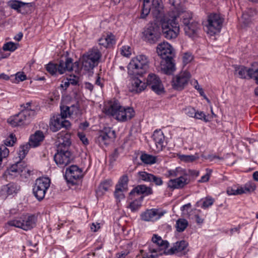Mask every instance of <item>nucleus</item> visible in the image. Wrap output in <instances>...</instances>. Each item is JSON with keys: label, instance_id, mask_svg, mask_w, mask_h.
<instances>
[{"label": "nucleus", "instance_id": "nucleus-1", "mask_svg": "<svg viewBox=\"0 0 258 258\" xmlns=\"http://www.w3.org/2000/svg\"><path fill=\"white\" fill-rule=\"evenodd\" d=\"M161 0H153L151 13L157 19H160V23L164 36L167 39L176 38L179 33L178 22L169 16H164Z\"/></svg>", "mask_w": 258, "mask_h": 258}, {"label": "nucleus", "instance_id": "nucleus-2", "mask_svg": "<svg viewBox=\"0 0 258 258\" xmlns=\"http://www.w3.org/2000/svg\"><path fill=\"white\" fill-rule=\"evenodd\" d=\"M157 52L161 56V71L166 75L172 74L175 70L173 58L175 52L172 46L167 42L159 43L157 47Z\"/></svg>", "mask_w": 258, "mask_h": 258}, {"label": "nucleus", "instance_id": "nucleus-3", "mask_svg": "<svg viewBox=\"0 0 258 258\" xmlns=\"http://www.w3.org/2000/svg\"><path fill=\"white\" fill-rule=\"evenodd\" d=\"M30 105L31 103L28 102L22 105L23 109L19 113L10 117L8 122L14 127L29 124L36 115V111L30 107Z\"/></svg>", "mask_w": 258, "mask_h": 258}, {"label": "nucleus", "instance_id": "nucleus-4", "mask_svg": "<svg viewBox=\"0 0 258 258\" xmlns=\"http://www.w3.org/2000/svg\"><path fill=\"white\" fill-rule=\"evenodd\" d=\"M149 68V60L147 56L141 54L132 58L128 65L130 75L142 76L145 74Z\"/></svg>", "mask_w": 258, "mask_h": 258}, {"label": "nucleus", "instance_id": "nucleus-5", "mask_svg": "<svg viewBox=\"0 0 258 258\" xmlns=\"http://www.w3.org/2000/svg\"><path fill=\"white\" fill-rule=\"evenodd\" d=\"M79 66V62L76 61L73 63L72 58H67L65 61L60 60L58 64L50 62L46 66L45 68L46 71L51 75H54L57 73L61 75L66 71L71 72L73 71L74 67H76L77 69L78 70Z\"/></svg>", "mask_w": 258, "mask_h": 258}, {"label": "nucleus", "instance_id": "nucleus-6", "mask_svg": "<svg viewBox=\"0 0 258 258\" xmlns=\"http://www.w3.org/2000/svg\"><path fill=\"white\" fill-rule=\"evenodd\" d=\"M100 51L93 48L84 53L81 58L82 68L86 71H90L97 66L101 57Z\"/></svg>", "mask_w": 258, "mask_h": 258}, {"label": "nucleus", "instance_id": "nucleus-7", "mask_svg": "<svg viewBox=\"0 0 258 258\" xmlns=\"http://www.w3.org/2000/svg\"><path fill=\"white\" fill-rule=\"evenodd\" d=\"M37 222V217L34 215H25L8 222L9 226H14L27 231L33 228Z\"/></svg>", "mask_w": 258, "mask_h": 258}, {"label": "nucleus", "instance_id": "nucleus-8", "mask_svg": "<svg viewBox=\"0 0 258 258\" xmlns=\"http://www.w3.org/2000/svg\"><path fill=\"white\" fill-rule=\"evenodd\" d=\"M30 173L31 170L27 168L25 162L18 161L9 167L4 175L7 178L9 179H13L18 175L26 178L30 176Z\"/></svg>", "mask_w": 258, "mask_h": 258}, {"label": "nucleus", "instance_id": "nucleus-9", "mask_svg": "<svg viewBox=\"0 0 258 258\" xmlns=\"http://www.w3.org/2000/svg\"><path fill=\"white\" fill-rule=\"evenodd\" d=\"M50 183V180L48 177H40L36 180L33 188V194L39 201L44 198Z\"/></svg>", "mask_w": 258, "mask_h": 258}, {"label": "nucleus", "instance_id": "nucleus-10", "mask_svg": "<svg viewBox=\"0 0 258 258\" xmlns=\"http://www.w3.org/2000/svg\"><path fill=\"white\" fill-rule=\"evenodd\" d=\"M67 117L63 116L62 111L60 114L53 115L50 119L49 127L53 132H56L62 128L68 130L71 127L70 122L66 120Z\"/></svg>", "mask_w": 258, "mask_h": 258}, {"label": "nucleus", "instance_id": "nucleus-11", "mask_svg": "<svg viewBox=\"0 0 258 258\" xmlns=\"http://www.w3.org/2000/svg\"><path fill=\"white\" fill-rule=\"evenodd\" d=\"M160 28L155 23L149 25L143 32L144 40L150 44L156 43L160 38Z\"/></svg>", "mask_w": 258, "mask_h": 258}, {"label": "nucleus", "instance_id": "nucleus-12", "mask_svg": "<svg viewBox=\"0 0 258 258\" xmlns=\"http://www.w3.org/2000/svg\"><path fill=\"white\" fill-rule=\"evenodd\" d=\"M69 105L60 106L62 116L75 119L80 117L82 114V111L80 107L79 101L75 100L69 103Z\"/></svg>", "mask_w": 258, "mask_h": 258}, {"label": "nucleus", "instance_id": "nucleus-13", "mask_svg": "<svg viewBox=\"0 0 258 258\" xmlns=\"http://www.w3.org/2000/svg\"><path fill=\"white\" fill-rule=\"evenodd\" d=\"M177 5V7L174 6L175 7L172 11V14L170 15L171 18L175 19V21L177 22V19L179 18L184 25L190 21H194L190 12L186 11V8L182 5H178V4Z\"/></svg>", "mask_w": 258, "mask_h": 258}, {"label": "nucleus", "instance_id": "nucleus-14", "mask_svg": "<svg viewBox=\"0 0 258 258\" xmlns=\"http://www.w3.org/2000/svg\"><path fill=\"white\" fill-rule=\"evenodd\" d=\"M223 20L219 14H212L208 16L207 31L210 35L219 33L222 28Z\"/></svg>", "mask_w": 258, "mask_h": 258}, {"label": "nucleus", "instance_id": "nucleus-15", "mask_svg": "<svg viewBox=\"0 0 258 258\" xmlns=\"http://www.w3.org/2000/svg\"><path fill=\"white\" fill-rule=\"evenodd\" d=\"M116 138L115 132L112 127H104L99 133L96 141L100 146L107 145Z\"/></svg>", "mask_w": 258, "mask_h": 258}, {"label": "nucleus", "instance_id": "nucleus-16", "mask_svg": "<svg viewBox=\"0 0 258 258\" xmlns=\"http://www.w3.org/2000/svg\"><path fill=\"white\" fill-rule=\"evenodd\" d=\"M152 241V245L149 248V252L158 253V255H162L163 253H166V249L168 247L169 243L166 240H163L161 237L157 234H154Z\"/></svg>", "mask_w": 258, "mask_h": 258}, {"label": "nucleus", "instance_id": "nucleus-17", "mask_svg": "<svg viewBox=\"0 0 258 258\" xmlns=\"http://www.w3.org/2000/svg\"><path fill=\"white\" fill-rule=\"evenodd\" d=\"M146 86H148L153 91L158 95L164 93V88L159 77L154 74L148 75Z\"/></svg>", "mask_w": 258, "mask_h": 258}, {"label": "nucleus", "instance_id": "nucleus-18", "mask_svg": "<svg viewBox=\"0 0 258 258\" xmlns=\"http://www.w3.org/2000/svg\"><path fill=\"white\" fill-rule=\"evenodd\" d=\"M55 146L57 151H69L71 145V135L66 131H62L56 135Z\"/></svg>", "mask_w": 258, "mask_h": 258}, {"label": "nucleus", "instance_id": "nucleus-19", "mask_svg": "<svg viewBox=\"0 0 258 258\" xmlns=\"http://www.w3.org/2000/svg\"><path fill=\"white\" fill-rule=\"evenodd\" d=\"M190 78V74L188 72H181L172 79V86L173 89L177 90H182L187 84Z\"/></svg>", "mask_w": 258, "mask_h": 258}, {"label": "nucleus", "instance_id": "nucleus-20", "mask_svg": "<svg viewBox=\"0 0 258 258\" xmlns=\"http://www.w3.org/2000/svg\"><path fill=\"white\" fill-rule=\"evenodd\" d=\"M71 154L69 151H57L54 156L56 164L61 167L68 165L71 161Z\"/></svg>", "mask_w": 258, "mask_h": 258}, {"label": "nucleus", "instance_id": "nucleus-21", "mask_svg": "<svg viewBox=\"0 0 258 258\" xmlns=\"http://www.w3.org/2000/svg\"><path fill=\"white\" fill-rule=\"evenodd\" d=\"M120 105V104L117 100L109 101L105 104L103 111L106 115L112 117L115 119Z\"/></svg>", "mask_w": 258, "mask_h": 258}, {"label": "nucleus", "instance_id": "nucleus-22", "mask_svg": "<svg viewBox=\"0 0 258 258\" xmlns=\"http://www.w3.org/2000/svg\"><path fill=\"white\" fill-rule=\"evenodd\" d=\"M21 189V186L16 182H10L3 185L0 190L1 196L6 198L8 196L16 195Z\"/></svg>", "mask_w": 258, "mask_h": 258}, {"label": "nucleus", "instance_id": "nucleus-23", "mask_svg": "<svg viewBox=\"0 0 258 258\" xmlns=\"http://www.w3.org/2000/svg\"><path fill=\"white\" fill-rule=\"evenodd\" d=\"M135 116V111L132 107H123L120 105L115 119L119 121L124 122L130 120Z\"/></svg>", "mask_w": 258, "mask_h": 258}, {"label": "nucleus", "instance_id": "nucleus-24", "mask_svg": "<svg viewBox=\"0 0 258 258\" xmlns=\"http://www.w3.org/2000/svg\"><path fill=\"white\" fill-rule=\"evenodd\" d=\"M82 171L76 165H72L66 171L65 176L68 181L74 183V180L80 178L82 176Z\"/></svg>", "mask_w": 258, "mask_h": 258}, {"label": "nucleus", "instance_id": "nucleus-25", "mask_svg": "<svg viewBox=\"0 0 258 258\" xmlns=\"http://www.w3.org/2000/svg\"><path fill=\"white\" fill-rule=\"evenodd\" d=\"M163 214V212H159L157 209H152L142 213L141 218L145 221H153L159 219Z\"/></svg>", "mask_w": 258, "mask_h": 258}, {"label": "nucleus", "instance_id": "nucleus-26", "mask_svg": "<svg viewBox=\"0 0 258 258\" xmlns=\"http://www.w3.org/2000/svg\"><path fill=\"white\" fill-rule=\"evenodd\" d=\"M152 139L155 142L156 152H160L165 147V136L161 130H156L152 135Z\"/></svg>", "mask_w": 258, "mask_h": 258}, {"label": "nucleus", "instance_id": "nucleus-27", "mask_svg": "<svg viewBox=\"0 0 258 258\" xmlns=\"http://www.w3.org/2000/svg\"><path fill=\"white\" fill-rule=\"evenodd\" d=\"M200 24L195 21H192L187 24L184 25V30L185 34L191 38H195L198 35L200 29Z\"/></svg>", "mask_w": 258, "mask_h": 258}, {"label": "nucleus", "instance_id": "nucleus-28", "mask_svg": "<svg viewBox=\"0 0 258 258\" xmlns=\"http://www.w3.org/2000/svg\"><path fill=\"white\" fill-rule=\"evenodd\" d=\"M188 183L187 179L183 175H180L175 179H170L168 181V187L171 189H178L183 187Z\"/></svg>", "mask_w": 258, "mask_h": 258}, {"label": "nucleus", "instance_id": "nucleus-29", "mask_svg": "<svg viewBox=\"0 0 258 258\" xmlns=\"http://www.w3.org/2000/svg\"><path fill=\"white\" fill-rule=\"evenodd\" d=\"M187 246L188 243L185 240L177 241L174 243L173 247L168 250L166 254H172L176 252H181L185 254L188 251L187 249Z\"/></svg>", "mask_w": 258, "mask_h": 258}, {"label": "nucleus", "instance_id": "nucleus-30", "mask_svg": "<svg viewBox=\"0 0 258 258\" xmlns=\"http://www.w3.org/2000/svg\"><path fill=\"white\" fill-rule=\"evenodd\" d=\"M254 189L255 186L246 185L244 187H228L227 190V192L229 195H238L253 191Z\"/></svg>", "mask_w": 258, "mask_h": 258}, {"label": "nucleus", "instance_id": "nucleus-31", "mask_svg": "<svg viewBox=\"0 0 258 258\" xmlns=\"http://www.w3.org/2000/svg\"><path fill=\"white\" fill-rule=\"evenodd\" d=\"M44 139L43 133L40 131H37L35 133L32 135L29 139L28 143L32 147L35 148L40 145Z\"/></svg>", "mask_w": 258, "mask_h": 258}, {"label": "nucleus", "instance_id": "nucleus-32", "mask_svg": "<svg viewBox=\"0 0 258 258\" xmlns=\"http://www.w3.org/2000/svg\"><path fill=\"white\" fill-rule=\"evenodd\" d=\"M146 87V84L138 78H135L132 80L130 88L132 92L139 93L144 90Z\"/></svg>", "mask_w": 258, "mask_h": 258}, {"label": "nucleus", "instance_id": "nucleus-33", "mask_svg": "<svg viewBox=\"0 0 258 258\" xmlns=\"http://www.w3.org/2000/svg\"><path fill=\"white\" fill-rule=\"evenodd\" d=\"M135 193L138 195L144 194L145 196H149L153 194V190L150 187H148L145 185H139L134 188L130 194L132 195Z\"/></svg>", "mask_w": 258, "mask_h": 258}, {"label": "nucleus", "instance_id": "nucleus-34", "mask_svg": "<svg viewBox=\"0 0 258 258\" xmlns=\"http://www.w3.org/2000/svg\"><path fill=\"white\" fill-rule=\"evenodd\" d=\"M9 6L15 10H16L18 13H23V7H31L30 3H25L21 1H13L9 3Z\"/></svg>", "mask_w": 258, "mask_h": 258}, {"label": "nucleus", "instance_id": "nucleus-35", "mask_svg": "<svg viewBox=\"0 0 258 258\" xmlns=\"http://www.w3.org/2000/svg\"><path fill=\"white\" fill-rule=\"evenodd\" d=\"M248 77L254 79L256 84H258V62L252 63L249 68Z\"/></svg>", "mask_w": 258, "mask_h": 258}, {"label": "nucleus", "instance_id": "nucleus-36", "mask_svg": "<svg viewBox=\"0 0 258 258\" xmlns=\"http://www.w3.org/2000/svg\"><path fill=\"white\" fill-rule=\"evenodd\" d=\"M249 69L243 66H237L235 68L234 75L241 79H246L248 77Z\"/></svg>", "mask_w": 258, "mask_h": 258}, {"label": "nucleus", "instance_id": "nucleus-37", "mask_svg": "<svg viewBox=\"0 0 258 258\" xmlns=\"http://www.w3.org/2000/svg\"><path fill=\"white\" fill-rule=\"evenodd\" d=\"M143 198V197H141L140 199L134 200L131 202L127 207L129 208L132 212L138 211L142 206Z\"/></svg>", "mask_w": 258, "mask_h": 258}, {"label": "nucleus", "instance_id": "nucleus-38", "mask_svg": "<svg viewBox=\"0 0 258 258\" xmlns=\"http://www.w3.org/2000/svg\"><path fill=\"white\" fill-rule=\"evenodd\" d=\"M31 147V146L28 143L20 146L18 155L21 160L25 157Z\"/></svg>", "mask_w": 258, "mask_h": 258}, {"label": "nucleus", "instance_id": "nucleus-39", "mask_svg": "<svg viewBox=\"0 0 258 258\" xmlns=\"http://www.w3.org/2000/svg\"><path fill=\"white\" fill-rule=\"evenodd\" d=\"M188 223L185 219H179L176 221V229L178 232H183L187 227Z\"/></svg>", "mask_w": 258, "mask_h": 258}, {"label": "nucleus", "instance_id": "nucleus-40", "mask_svg": "<svg viewBox=\"0 0 258 258\" xmlns=\"http://www.w3.org/2000/svg\"><path fill=\"white\" fill-rule=\"evenodd\" d=\"M140 159L143 162L147 164H152L156 162V158L154 156L147 154H142Z\"/></svg>", "mask_w": 258, "mask_h": 258}, {"label": "nucleus", "instance_id": "nucleus-41", "mask_svg": "<svg viewBox=\"0 0 258 258\" xmlns=\"http://www.w3.org/2000/svg\"><path fill=\"white\" fill-rule=\"evenodd\" d=\"M112 184V182L111 180H105L100 184L99 186V189L102 192H105L108 190Z\"/></svg>", "mask_w": 258, "mask_h": 258}, {"label": "nucleus", "instance_id": "nucleus-42", "mask_svg": "<svg viewBox=\"0 0 258 258\" xmlns=\"http://www.w3.org/2000/svg\"><path fill=\"white\" fill-rule=\"evenodd\" d=\"M199 156L198 154H195V155H182L180 156V159L181 161L186 162H190L195 161L196 160L199 159Z\"/></svg>", "mask_w": 258, "mask_h": 258}, {"label": "nucleus", "instance_id": "nucleus-43", "mask_svg": "<svg viewBox=\"0 0 258 258\" xmlns=\"http://www.w3.org/2000/svg\"><path fill=\"white\" fill-rule=\"evenodd\" d=\"M17 141V138L15 135L11 134L9 137H8L4 141V145L5 146H13L14 144Z\"/></svg>", "mask_w": 258, "mask_h": 258}, {"label": "nucleus", "instance_id": "nucleus-44", "mask_svg": "<svg viewBox=\"0 0 258 258\" xmlns=\"http://www.w3.org/2000/svg\"><path fill=\"white\" fill-rule=\"evenodd\" d=\"M169 177H180V175H183V172L180 168H176L174 170H170L168 171Z\"/></svg>", "mask_w": 258, "mask_h": 258}, {"label": "nucleus", "instance_id": "nucleus-45", "mask_svg": "<svg viewBox=\"0 0 258 258\" xmlns=\"http://www.w3.org/2000/svg\"><path fill=\"white\" fill-rule=\"evenodd\" d=\"M151 175L152 174L145 171H140L138 172L139 179L145 182H150Z\"/></svg>", "mask_w": 258, "mask_h": 258}, {"label": "nucleus", "instance_id": "nucleus-46", "mask_svg": "<svg viewBox=\"0 0 258 258\" xmlns=\"http://www.w3.org/2000/svg\"><path fill=\"white\" fill-rule=\"evenodd\" d=\"M17 48L16 44L12 42H9L4 44L3 47V49L5 51H14Z\"/></svg>", "mask_w": 258, "mask_h": 258}, {"label": "nucleus", "instance_id": "nucleus-47", "mask_svg": "<svg viewBox=\"0 0 258 258\" xmlns=\"http://www.w3.org/2000/svg\"><path fill=\"white\" fill-rule=\"evenodd\" d=\"M150 182L153 183L157 186L162 185L163 183V181L161 177L156 176L152 174L151 176Z\"/></svg>", "mask_w": 258, "mask_h": 258}, {"label": "nucleus", "instance_id": "nucleus-48", "mask_svg": "<svg viewBox=\"0 0 258 258\" xmlns=\"http://www.w3.org/2000/svg\"><path fill=\"white\" fill-rule=\"evenodd\" d=\"M182 111L187 115L189 117H194L196 113V109L195 108L188 106L183 109Z\"/></svg>", "mask_w": 258, "mask_h": 258}, {"label": "nucleus", "instance_id": "nucleus-49", "mask_svg": "<svg viewBox=\"0 0 258 258\" xmlns=\"http://www.w3.org/2000/svg\"><path fill=\"white\" fill-rule=\"evenodd\" d=\"M256 11L253 9H248L242 14V18L245 20H248L249 17H253L256 15Z\"/></svg>", "mask_w": 258, "mask_h": 258}, {"label": "nucleus", "instance_id": "nucleus-50", "mask_svg": "<svg viewBox=\"0 0 258 258\" xmlns=\"http://www.w3.org/2000/svg\"><path fill=\"white\" fill-rule=\"evenodd\" d=\"M193 59V56L191 53L186 52L183 54L182 56V62L184 65L189 63Z\"/></svg>", "mask_w": 258, "mask_h": 258}, {"label": "nucleus", "instance_id": "nucleus-51", "mask_svg": "<svg viewBox=\"0 0 258 258\" xmlns=\"http://www.w3.org/2000/svg\"><path fill=\"white\" fill-rule=\"evenodd\" d=\"M121 54L125 57H128L131 54V48L129 46H123L121 48Z\"/></svg>", "mask_w": 258, "mask_h": 258}, {"label": "nucleus", "instance_id": "nucleus-52", "mask_svg": "<svg viewBox=\"0 0 258 258\" xmlns=\"http://www.w3.org/2000/svg\"><path fill=\"white\" fill-rule=\"evenodd\" d=\"M9 154V149L5 145H2L0 146V155L2 159L6 158Z\"/></svg>", "mask_w": 258, "mask_h": 258}, {"label": "nucleus", "instance_id": "nucleus-53", "mask_svg": "<svg viewBox=\"0 0 258 258\" xmlns=\"http://www.w3.org/2000/svg\"><path fill=\"white\" fill-rule=\"evenodd\" d=\"M105 38L106 39V42L108 43V47L112 46L115 43V37L113 34H108L105 36Z\"/></svg>", "mask_w": 258, "mask_h": 258}, {"label": "nucleus", "instance_id": "nucleus-54", "mask_svg": "<svg viewBox=\"0 0 258 258\" xmlns=\"http://www.w3.org/2000/svg\"><path fill=\"white\" fill-rule=\"evenodd\" d=\"M194 118L198 119L203 120L206 122L208 121V120L206 118L205 114L203 111H196Z\"/></svg>", "mask_w": 258, "mask_h": 258}, {"label": "nucleus", "instance_id": "nucleus-55", "mask_svg": "<svg viewBox=\"0 0 258 258\" xmlns=\"http://www.w3.org/2000/svg\"><path fill=\"white\" fill-rule=\"evenodd\" d=\"M214 203V199L212 198L207 197L203 203L202 207L203 208H207L212 206Z\"/></svg>", "mask_w": 258, "mask_h": 258}, {"label": "nucleus", "instance_id": "nucleus-56", "mask_svg": "<svg viewBox=\"0 0 258 258\" xmlns=\"http://www.w3.org/2000/svg\"><path fill=\"white\" fill-rule=\"evenodd\" d=\"M128 182V176L126 175H123L120 178V179L118 181V182L117 184H118L120 185H123V186L127 187Z\"/></svg>", "mask_w": 258, "mask_h": 258}, {"label": "nucleus", "instance_id": "nucleus-57", "mask_svg": "<svg viewBox=\"0 0 258 258\" xmlns=\"http://www.w3.org/2000/svg\"><path fill=\"white\" fill-rule=\"evenodd\" d=\"M119 150H122L120 148H116L114 150L112 153L110 155V160L111 161H115L119 155Z\"/></svg>", "mask_w": 258, "mask_h": 258}, {"label": "nucleus", "instance_id": "nucleus-58", "mask_svg": "<svg viewBox=\"0 0 258 258\" xmlns=\"http://www.w3.org/2000/svg\"><path fill=\"white\" fill-rule=\"evenodd\" d=\"M14 79L18 82L23 81L26 79V76L24 73L18 72L15 75Z\"/></svg>", "mask_w": 258, "mask_h": 258}, {"label": "nucleus", "instance_id": "nucleus-59", "mask_svg": "<svg viewBox=\"0 0 258 258\" xmlns=\"http://www.w3.org/2000/svg\"><path fill=\"white\" fill-rule=\"evenodd\" d=\"M160 255H158V253L150 252V253H144L142 254L143 258H157Z\"/></svg>", "mask_w": 258, "mask_h": 258}, {"label": "nucleus", "instance_id": "nucleus-60", "mask_svg": "<svg viewBox=\"0 0 258 258\" xmlns=\"http://www.w3.org/2000/svg\"><path fill=\"white\" fill-rule=\"evenodd\" d=\"M123 193H124V192H123L122 191H118L115 189L114 191V195L115 198L117 200L120 201L121 200L124 199V195Z\"/></svg>", "mask_w": 258, "mask_h": 258}, {"label": "nucleus", "instance_id": "nucleus-61", "mask_svg": "<svg viewBox=\"0 0 258 258\" xmlns=\"http://www.w3.org/2000/svg\"><path fill=\"white\" fill-rule=\"evenodd\" d=\"M196 83H197V85H196L195 86V89H197L199 91L200 94L202 96H203L204 97V98L206 99L208 102H209V100L206 97V95H205V94L203 89L202 88H201L200 86L199 85L197 81H196Z\"/></svg>", "mask_w": 258, "mask_h": 258}, {"label": "nucleus", "instance_id": "nucleus-62", "mask_svg": "<svg viewBox=\"0 0 258 258\" xmlns=\"http://www.w3.org/2000/svg\"><path fill=\"white\" fill-rule=\"evenodd\" d=\"M211 171L209 170V171H207V172L206 174L202 176L201 179L199 180L200 182H205L209 180Z\"/></svg>", "mask_w": 258, "mask_h": 258}, {"label": "nucleus", "instance_id": "nucleus-63", "mask_svg": "<svg viewBox=\"0 0 258 258\" xmlns=\"http://www.w3.org/2000/svg\"><path fill=\"white\" fill-rule=\"evenodd\" d=\"M70 84L73 85H76L78 83V78L75 76L73 77L71 76L70 78H67Z\"/></svg>", "mask_w": 258, "mask_h": 258}, {"label": "nucleus", "instance_id": "nucleus-64", "mask_svg": "<svg viewBox=\"0 0 258 258\" xmlns=\"http://www.w3.org/2000/svg\"><path fill=\"white\" fill-rule=\"evenodd\" d=\"M129 253L128 250L122 251L120 252H118L116 254V258H125V256Z\"/></svg>", "mask_w": 258, "mask_h": 258}]
</instances>
